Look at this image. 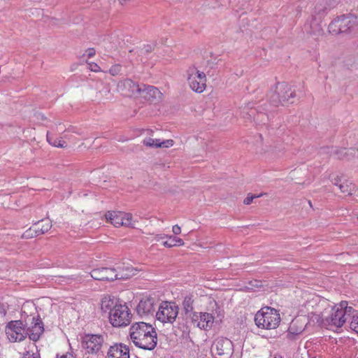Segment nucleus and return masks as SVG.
<instances>
[{"instance_id": "obj_1", "label": "nucleus", "mask_w": 358, "mask_h": 358, "mask_svg": "<svg viewBox=\"0 0 358 358\" xmlns=\"http://www.w3.org/2000/svg\"><path fill=\"white\" fill-rule=\"evenodd\" d=\"M130 337L134 345L140 348L152 350L157 343V332L152 325L139 322L130 327Z\"/></svg>"}, {"instance_id": "obj_20", "label": "nucleus", "mask_w": 358, "mask_h": 358, "mask_svg": "<svg viewBox=\"0 0 358 358\" xmlns=\"http://www.w3.org/2000/svg\"><path fill=\"white\" fill-rule=\"evenodd\" d=\"M259 108L257 110V114L254 115V120L259 124H266L269 118L268 113L273 111L275 108L271 107L268 103H265L259 106Z\"/></svg>"}, {"instance_id": "obj_35", "label": "nucleus", "mask_w": 358, "mask_h": 358, "mask_svg": "<svg viewBox=\"0 0 358 358\" xmlns=\"http://www.w3.org/2000/svg\"><path fill=\"white\" fill-rule=\"evenodd\" d=\"M39 236V234L38 231H36V228H30L29 230L26 231V232L24 234L23 237L25 238H33Z\"/></svg>"}, {"instance_id": "obj_8", "label": "nucleus", "mask_w": 358, "mask_h": 358, "mask_svg": "<svg viewBox=\"0 0 358 358\" xmlns=\"http://www.w3.org/2000/svg\"><path fill=\"white\" fill-rule=\"evenodd\" d=\"M179 308L173 301H162L156 313L157 320L173 324L178 315Z\"/></svg>"}, {"instance_id": "obj_52", "label": "nucleus", "mask_w": 358, "mask_h": 358, "mask_svg": "<svg viewBox=\"0 0 358 358\" xmlns=\"http://www.w3.org/2000/svg\"><path fill=\"white\" fill-rule=\"evenodd\" d=\"M357 158H358V153H357Z\"/></svg>"}, {"instance_id": "obj_34", "label": "nucleus", "mask_w": 358, "mask_h": 358, "mask_svg": "<svg viewBox=\"0 0 358 358\" xmlns=\"http://www.w3.org/2000/svg\"><path fill=\"white\" fill-rule=\"evenodd\" d=\"M194 73H193V74H194V76L196 77V79L206 84V76L203 72L198 71L196 67L195 71H194Z\"/></svg>"}, {"instance_id": "obj_50", "label": "nucleus", "mask_w": 358, "mask_h": 358, "mask_svg": "<svg viewBox=\"0 0 358 358\" xmlns=\"http://www.w3.org/2000/svg\"><path fill=\"white\" fill-rule=\"evenodd\" d=\"M155 144L162 143L159 139H155Z\"/></svg>"}, {"instance_id": "obj_31", "label": "nucleus", "mask_w": 358, "mask_h": 358, "mask_svg": "<svg viewBox=\"0 0 358 358\" xmlns=\"http://www.w3.org/2000/svg\"><path fill=\"white\" fill-rule=\"evenodd\" d=\"M339 189L343 193H347L348 195H352L355 189V185L352 183L350 185L347 183H342L339 185Z\"/></svg>"}, {"instance_id": "obj_16", "label": "nucleus", "mask_w": 358, "mask_h": 358, "mask_svg": "<svg viewBox=\"0 0 358 358\" xmlns=\"http://www.w3.org/2000/svg\"><path fill=\"white\" fill-rule=\"evenodd\" d=\"M192 320L196 326L204 330L210 329L214 322V316L208 313H193Z\"/></svg>"}, {"instance_id": "obj_51", "label": "nucleus", "mask_w": 358, "mask_h": 358, "mask_svg": "<svg viewBox=\"0 0 358 358\" xmlns=\"http://www.w3.org/2000/svg\"><path fill=\"white\" fill-rule=\"evenodd\" d=\"M273 358H282L280 355H275Z\"/></svg>"}, {"instance_id": "obj_44", "label": "nucleus", "mask_w": 358, "mask_h": 358, "mask_svg": "<svg viewBox=\"0 0 358 358\" xmlns=\"http://www.w3.org/2000/svg\"><path fill=\"white\" fill-rule=\"evenodd\" d=\"M87 56L88 58H91L94 56L96 50L94 48H90L86 50Z\"/></svg>"}, {"instance_id": "obj_10", "label": "nucleus", "mask_w": 358, "mask_h": 358, "mask_svg": "<svg viewBox=\"0 0 358 358\" xmlns=\"http://www.w3.org/2000/svg\"><path fill=\"white\" fill-rule=\"evenodd\" d=\"M320 154H327L334 156L340 160L350 161L353 158H357L358 148H350L348 149L325 146L320 148Z\"/></svg>"}, {"instance_id": "obj_46", "label": "nucleus", "mask_w": 358, "mask_h": 358, "mask_svg": "<svg viewBox=\"0 0 358 358\" xmlns=\"http://www.w3.org/2000/svg\"><path fill=\"white\" fill-rule=\"evenodd\" d=\"M173 233L176 235L180 234L181 233V229L178 225H174L172 229Z\"/></svg>"}, {"instance_id": "obj_11", "label": "nucleus", "mask_w": 358, "mask_h": 358, "mask_svg": "<svg viewBox=\"0 0 358 358\" xmlns=\"http://www.w3.org/2000/svg\"><path fill=\"white\" fill-rule=\"evenodd\" d=\"M107 222L115 227L120 226L133 227L132 215L122 211H108L105 215Z\"/></svg>"}, {"instance_id": "obj_49", "label": "nucleus", "mask_w": 358, "mask_h": 358, "mask_svg": "<svg viewBox=\"0 0 358 358\" xmlns=\"http://www.w3.org/2000/svg\"><path fill=\"white\" fill-rule=\"evenodd\" d=\"M61 358H75L71 353H66V355H63Z\"/></svg>"}, {"instance_id": "obj_9", "label": "nucleus", "mask_w": 358, "mask_h": 358, "mask_svg": "<svg viewBox=\"0 0 358 358\" xmlns=\"http://www.w3.org/2000/svg\"><path fill=\"white\" fill-rule=\"evenodd\" d=\"M91 277L96 280L113 281L115 280H127L131 274H122L116 268L100 267L94 268L90 273Z\"/></svg>"}, {"instance_id": "obj_30", "label": "nucleus", "mask_w": 358, "mask_h": 358, "mask_svg": "<svg viewBox=\"0 0 358 358\" xmlns=\"http://www.w3.org/2000/svg\"><path fill=\"white\" fill-rule=\"evenodd\" d=\"M33 346L35 347L36 352H33L31 350H25L20 358H41L37 346L34 343H33Z\"/></svg>"}, {"instance_id": "obj_27", "label": "nucleus", "mask_w": 358, "mask_h": 358, "mask_svg": "<svg viewBox=\"0 0 358 358\" xmlns=\"http://www.w3.org/2000/svg\"><path fill=\"white\" fill-rule=\"evenodd\" d=\"M338 306L345 317H347V320L348 317H351V315L355 312V309L352 306H348L346 301H341L340 303H338Z\"/></svg>"}, {"instance_id": "obj_4", "label": "nucleus", "mask_w": 358, "mask_h": 358, "mask_svg": "<svg viewBox=\"0 0 358 358\" xmlns=\"http://www.w3.org/2000/svg\"><path fill=\"white\" fill-rule=\"evenodd\" d=\"M106 301L102 302V307ZM113 301H108L105 305L106 308L110 309L109 320L113 327H120L127 326L130 323V317L128 307L124 304L115 303L112 308L110 306L113 305Z\"/></svg>"}, {"instance_id": "obj_17", "label": "nucleus", "mask_w": 358, "mask_h": 358, "mask_svg": "<svg viewBox=\"0 0 358 358\" xmlns=\"http://www.w3.org/2000/svg\"><path fill=\"white\" fill-rule=\"evenodd\" d=\"M128 345L122 343H115L108 350L106 358H130Z\"/></svg>"}, {"instance_id": "obj_45", "label": "nucleus", "mask_w": 358, "mask_h": 358, "mask_svg": "<svg viewBox=\"0 0 358 358\" xmlns=\"http://www.w3.org/2000/svg\"><path fill=\"white\" fill-rule=\"evenodd\" d=\"M90 69L91 71L98 72L100 71V67L96 63L90 64Z\"/></svg>"}, {"instance_id": "obj_14", "label": "nucleus", "mask_w": 358, "mask_h": 358, "mask_svg": "<svg viewBox=\"0 0 358 358\" xmlns=\"http://www.w3.org/2000/svg\"><path fill=\"white\" fill-rule=\"evenodd\" d=\"M27 336L34 342L38 341L44 332V324L38 315L31 317V324L30 326L27 324Z\"/></svg>"}, {"instance_id": "obj_41", "label": "nucleus", "mask_w": 358, "mask_h": 358, "mask_svg": "<svg viewBox=\"0 0 358 358\" xmlns=\"http://www.w3.org/2000/svg\"><path fill=\"white\" fill-rule=\"evenodd\" d=\"M122 274H131L127 279L130 278L131 276L135 275L134 269L133 268L127 267L126 268V273H123L121 271H119Z\"/></svg>"}, {"instance_id": "obj_26", "label": "nucleus", "mask_w": 358, "mask_h": 358, "mask_svg": "<svg viewBox=\"0 0 358 358\" xmlns=\"http://www.w3.org/2000/svg\"><path fill=\"white\" fill-rule=\"evenodd\" d=\"M48 142L57 148H66L67 146L66 142L61 138H57L50 135L49 132L47 133Z\"/></svg>"}, {"instance_id": "obj_48", "label": "nucleus", "mask_w": 358, "mask_h": 358, "mask_svg": "<svg viewBox=\"0 0 358 358\" xmlns=\"http://www.w3.org/2000/svg\"><path fill=\"white\" fill-rule=\"evenodd\" d=\"M167 236H165L164 234H157L155 236V240L157 241H159L163 238H164V237H166Z\"/></svg>"}, {"instance_id": "obj_38", "label": "nucleus", "mask_w": 358, "mask_h": 358, "mask_svg": "<svg viewBox=\"0 0 358 358\" xmlns=\"http://www.w3.org/2000/svg\"><path fill=\"white\" fill-rule=\"evenodd\" d=\"M286 336L287 338L289 341H296L298 338L299 334L294 331H291L290 327H289Z\"/></svg>"}, {"instance_id": "obj_40", "label": "nucleus", "mask_w": 358, "mask_h": 358, "mask_svg": "<svg viewBox=\"0 0 358 358\" xmlns=\"http://www.w3.org/2000/svg\"><path fill=\"white\" fill-rule=\"evenodd\" d=\"M155 139L152 138H148L143 141L144 145L148 147H155Z\"/></svg>"}, {"instance_id": "obj_25", "label": "nucleus", "mask_w": 358, "mask_h": 358, "mask_svg": "<svg viewBox=\"0 0 358 358\" xmlns=\"http://www.w3.org/2000/svg\"><path fill=\"white\" fill-rule=\"evenodd\" d=\"M169 239L163 243L166 248H172L174 246H180L184 245V241L178 237L174 236H166Z\"/></svg>"}, {"instance_id": "obj_23", "label": "nucleus", "mask_w": 358, "mask_h": 358, "mask_svg": "<svg viewBox=\"0 0 358 358\" xmlns=\"http://www.w3.org/2000/svg\"><path fill=\"white\" fill-rule=\"evenodd\" d=\"M307 324V319L305 317H296L290 323V330L294 331L300 335L305 330Z\"/></svg>"}, {"instance_id": "obj_32", "label": "nucleus", "mask_w": 358, "mask_h": 358, "mask_svg": "<svg viewBox=\"0 0 358 358\" xmlns=\"http://www.w3.org/2000/svg\"><path fill=\"white\" fill-rule=\"evenodd\" d=\"M350 327L353 331L358 334V313H356L351 317Z\"/></svg>"}, {"instance_id": "obj_42", "label": "nucleus", "mask_w": 358, "mask_h": 358, "mask_svg": "<svg viewBox=\"0 0 358 358\" xmlns=\"http://www.w3.org/2000/svg\"><path fill=\"white\" fill-rule=\"evenodd\" d=\"M7 309H8V306L3 303H0V314L2 315V316H5L7 313Z\"/></svg>"}, {"instance_id": "obj_28", "label": "nucleus", "mask_w": 358, "mask_h": 358, "mask_svg": "<svg viewBox=\"0 0 358 358\" xmlns=\"http://www.w3.org/2000/svg\"><path fill=\"white\" fill-rule=\"evenodd\" d=\"M268 152L273 159L280 158L284 154V148L282 145H275Z\"/></svg>"}, {"instance_id": "obj_33", "label": "nucleus", "mask_w": 358, "mask_h": 358, "mask_svg": "<svg viewBox=\"0 0 358 358\" xmlns=\"http://www.w3.org/2000/svg\"><path fill=\"white\" fill-rule=\"evenodd\" d=\"M327 10V8L322 5H317L315 7V11L314 14L312 15H315V17L317 15L319 17V19L322 17V16L324 15Z\"/></svg>"}, {"instance_id": "obj_24", "label": "nucleus", "mask_w": 358, "mask_h": 358, "mask_svg": "<svg viewBox=\"0 0 358 358\" xmlns=\"http://www.w3.org/2000/svg\"><path fill=\"white\" fill-rule=\"evenodd\" d=\"M52 227V222L48 219H42L41 220L35 223L36 231H38L39 235L48 232Z\"/></svg>"}, {"instance_id": "obj_5", "label": "nucleus", "mask_w": 358, "mask_h": 358, "mask_svg": "<svg viewBox=\"0 0 358 358\" xmlns=\"http://www.w3.org/2000/svg\"><path fill=\"white\" fill-rule=\"evenodd\" d=\"M358 27L357 18L352 14L341 15L329 24V32L334 35L350 32Z\"/></svg>"}, {"instance_id": "obj_3", "label": "nucleus", "mask_w": 358, "mask_h": 358, "mask_svg": "<svg viewBox=\"0 0 358 358\" xmlns=\"http://www.w3.org/2000/svg\"><path fill=\"white\" fill-rule=\"evenodd\" d=\"M255 322L259 328L274 329L280 322V316L275 308L266 306L255 314Z\"/></svg>"}, {"instance_id": "obj_37", "label": "nucleus", "mask_w": 358, "mask_h": 358, "mask_svg": "<svg viewBox=\"0 0 358 358\" xmlns=\"http://www.w3.org/2000/svg\"><path fill=\"white\" fill-rule=\"evenodd\" d=\"M122 69V66L120 64H115L111 66V68L109 70V73L112 76H116L118 75Z\"/></svg>"}, {"instance_id": "obj_19", "label": "nucleus", "mask_w": 358, "mask_h": 358, "mask_svg": "<svg viewBox=\"0 0 358 358\" xmlns=\"http://www.w3.org/2000/svg\"><path fill=\"white\" fill-rule=\"evenodd\" d=\"M194 71H195V66H192L189 67L187 71L189 85L193 91L197 93H201L206 89V84L196 78L194 74H193V73H194Z\"/></svg>"}, {"instance_id": "obj_2", "label": "nucleus", "mask_w": 358, "mask_h": 358, "mask_svg": "<svg viewBox=\"0 0 358 358\" xmlns=\"http://www.w3.org/2000/svg\"><path fill=\"white\" fill-rule=\"evenodd\" d=\"M296 92L285 82L278 83L268 94V102L271 107L292 104L295 101Z\"/></svg>"}, {"instance_id": "obj_21", "label": "nucleus", "mask_w": 358, "mask_h": 358, "mask_svg": "<svg viewBox=\"0 0 358 358\" xmlns=\"http://www.w3.org/2000/svg\"><path fill=\"white\" fill-rule=\"evenodd\" d=\"M154 299L148 297L141 299L136 307V311L141 316L148 315L154 311Z\"/></svg>"}, {"instance_id": "obj_15", "label": "nucleus", "mask_w": 358, "mask_h": 358, "mask_svg": "<svg viewBox=\"0 0 358 358\" xmlns=\"http://www.w3.org/2000/svg\"><path fill=\"white\" fill-rule=\"evenodd\" d=\"M141 86L138 96L151 103H157L162 100L163 94L157 87L145 84H141Z\"/></svg>"}, {"instance_id": "obj_36", "label": "nucleus", "mask_w": 358, "mask_h": 358, "mask_svg": "<svg viewBox=\"0 0 358 358\" xmlns=\"http://www.w3.org/2000/svg\"><path fill=\"white\" fill-rule=\"evenodd\" d=\"M173 145V140H166L162 141V143L155 144V148H169Z\"/></svg>"}, {"instance_id": "obj_43", "label": "nucleus", "mask_w": 358, "mask_h": 358, "mask_svg": "<svg viewBox=\"0 0 358 358\" xmlns=\"http://www.w3.org/2000/svg\"><path fill=\"white\" fill-rule=\"evenodd\" d=\"M154 45L147 44L144 45L143 50L145 53H150L154 50Z\"/></svg>"}, {"instance_id": "obj_18", "label": "nucleus", "mask_w": 358, "mask_h": 358, "mask_svg": "<svg viewBox=\"0 0 358 358\" xmlns=\"http://www.w3.org/2000/svg\"><path fill=\"white\" fill-rule=\"evenodd\" d=\"M332 313L329 316L326 318V323L329 325H332L336 327H341L347 321V317H345L342 310H340L338 304H336L332 308Z\"/></svg>"}, {"instance_id": "obj_7", "label": "nucleus", "mask_w": 358, "mask_h": 358, "mask_svg": "<svg viewBox=\"0 0 358 358\" xmlns=\"http://www.w3.org/2000/svg\"><path fill=\"white\" fill-rule=\"evenodd\" d=\"M27 320H12L5 328L6 334L10 342H20L27 337Z\"/></svg>"}, {"instance_id": "obj_13", "label": "nucleus", "mask_w": 358, "mask_h": 358, "mask_svg": "<svg viewBox=\"0 0 358 358\" xmlns=\"http://www.w3.org/2000/svg\"><path fill=\"white\" fill-rule=\"evenodd\" d=\"M117 90L125 96H138L141 84L139 85L131 79H124L117 83Z\"/></svg>"}, {"instance_id": "obj_39", "label": "nucleus", "mask_w": 358, "mask_h": 358, "mask_svg": "<svg viewBox=\"0 0 358 358\" xmlns=\"http://www.w3.org/2000/svg\"><path fill=\"white\" fill-rule=\"evenodd\" d=\"M259 196H260V195L257 196L255 194H249L248 195V196L244 199L243 203L245 205H249L252 202V201L255 198L259 197Z\"/></svg>"}, {"instance_id": "obj_12", "label": "nucleus", "mask_w": 358, "mask_h": 358, "mask_svg": "<svg viewBox=\"0 0 358 358\" xmlns=\"http://www.w3.org/2000/svg\"><path fill=\"white\" fill-rule=\"evenodd\" d=\"M212 350L222 358H229L234 351V345L231 340L227 338H217L212 345Z\"/></svg>"}, {"instance_id": "obj_6", "label": "nucleus", "mask_w": 358, "mask_h": 358, "mask_svg": "<svg viewBox=\"0 0 358 358\" xmlns=\"http://www.w3.org/2000/svg\"><path fill=\"white\" fill-rule=\"evenodd\" d=\"M108 338L106 334H85L81 337V347L86 354L99 355L105 344V339Z\"/></svg>"}, {"instance_id": "obj_29", "label": "nucleus", "mask_w": 358, "mask_h": 358, "mask_svg": "<svg viewBox=\"0 0 358 358\" xmlns=\"http://www.w3.org/2000/svg\"><path fill=\"white\" fill-rule=\"evenodd\" d=\"M193 303L194 300L192 299V296H186L185 297L182 302V306L185 314H187L193 310Z\"/></svg>"}, {"instance_id": "obj_47", "label": "nucleus", "mask_w": 358, "mask_h": 358, "mask_svg": "<svg viewBox=\"0 0 358 358\" xmlns=\"http://www.w3.org/2000/svg\"><path fill=\"white\" fill-rule=\"evenodd\" d=\"M332 183L334 185H336V186H338L339 187V185L340 184H342L341 182V178L338 177V176H336L335 178L332 179Z\"/></svg>"}, {"instance_id": "obj_22", "label": "nucleus", "mask_w": 358, "mask_h": 358, "mask_svg": "<svg viewBox=\"0 0 358 358\" xmlns=\"http://www.w3.org/2000/svg\"><path fill=\"white\" fill-rule=\"evenodd\" d=\"M309 28H307V24H305V27L306 31L311 35L315 36H319L324 34V30L320 23V22L317 20L315 15H312V20L309 24Z\"/></svg>"}]
</instances>
